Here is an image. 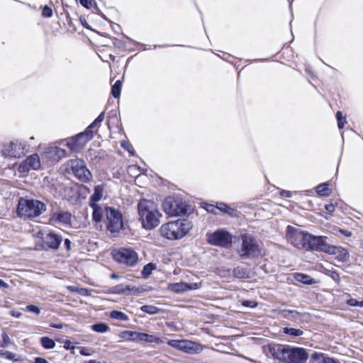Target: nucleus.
<instances>
[{"label":"nucleus","mask_w":363,"mask_h":363,"mask_svg":"<svg viewBox=\"0 0 363 363\" xmlns=\"http://www.w3.org/2000/svg\"><path fill=\"white\" fill-rule=\"evenodd\" d=\"M286 238L297 248H303L306 251H315L325 253H334L335 245L329 242L326 236L315 235L300 228L288 225L286 230Z\"/></svg>","instance_id":"obj_1"},{"label":"nucleus","mask_w":363,"mask_h":363,"mask_svg":"<svg viewBox=\"0 0 363 363\" xmlns=\"http://www.w3.org/2000/svg\"><path fill=\"white\" fill-rule=\"evenodd\" d=\"M274 359L284 363H305L308 358L306 350L303 347L277 345L270 349Z\"/></svg>","instance_id":"obj_2"},{"label":"nucleus","mask_w":363,"mask_h":363,"mask_svg":"<svg viewBox=\"0 0 363 363\" xmlns=\"http://www.w3.org/2000/svg\"><path fill=\"white\" fill-rule=\"evenodd\" d=\"M139 220L145 229L151 230L160 224L162 214L153 201L143 199L138 204Z\"/></svg>","instance_id":"obj_3"},{"label":"nucleus","mask_w":363,"mask_h":363,"mask_svg":"<svg viewBox=\"0 0 363 363\" xmlns=\"http://www.w3.org/2000/svg\"><path fill=\"white\" fill-rule=\"evenodd\" d=\"M191 222L186 218L169 221L160 228L162 237L168 240H179L184 237L191 228Z\"/></svg>","instance_id":"obj_4"},{"label":"nucleus","mask_w":363,"mask_h":363,"mask_svg":"<svg viewBox=\"0 0 363 363\" xmlns=\"http://www.w3.org/2000/svg\"><path fill=\"white\" fill-rule=\"evenodd\" d=\"M241 246L238 253L242 259H256L261 255L262 249L256 238L251 234L243 233L240 235Z\"/></svg>","instance_id":"obj_5"},{"label":"nucleus","mask_w":363,"mask_h":363,"mask_svg":"<svg viewBox=\"0 0 363 363\" xmlns=\"http://www.w3.org/2000/svg\"><path fill=\"white\" fill-rule=\"evenodd\" d=\"M44 211L45 203L38 200L21 198L18 201L17 213L21 217L35 218Z\"/></svg>","instance_id":"obj_6"},{"label":"nucleus","mask_w":363,"mask_h":363,"mask_svg":"<svg viewBox=\"0 0 363 363\" xmlns=\"http://www.w3.org/2000/svg\"><path fill=\"white\" fill-rule=\"evenodd\" d=\"M105 223L107 230L111 233H118L123 228L121 212L111 206L105 207Z\"/></svg>","instance_id":"obj_7"},{"label":"nucleus","mask_w":363,"mask_h":363,"mask_svg":"<svg viewBox=\"0 0 363 363\" xmlns=\"http://www.w3.org/2000/svg\"><path fill=\"white\" fill-rule=\"evenodd\" d=\"M30 145L26 140H14L4 144L1 153L4 157L19 158L29 151Z\"/></svg>","instance_id":"obj_8"},{"label":"nucleus","mask_w":363,"mask_h":363,"mask_svg":"<svg viewBox=\"0 0 363 363\" xmlns=\"http://www.w3.org/2000/svg\"><path fill=\"white\" fill-rule=\"evenodd\" d=\"M113 257L115 261L126 267H134L138 260L137 252L130 247H121L113 250Z\"/></svg>","instance_id":"obj_9"},{"label":"nucleus","mask_w":363,"mask_h":363,"mask_svg":"<svg viewBox=\"0 0 363 363\" xmlns=\"http://www.w3.org/2000/svg\"><path fill=\"white\" fill-rule=\"evenodd\" d=\"M62 241V238L54 232L48 233H42L41 241L35 245L36 250H43L45 251H57Z\"/></svg>","instance_id":"obj_10"},{"label":"nucleus","mask_w":363,"mask_h":363,"mask_svg":"<svg viewBox=\"0 0 363 363\" xmlns=\"http://www.w3.org/2000/svg\"><path fill=\"white\" fill-rule=\"evenodd\" d=\"M206 240L211 245L228 248L232 245V235L225 230L218 229L213 233H207Z\"/></svg>","instance_id":"obj_11"},{"label":"nucleus","mask_w":363,"mask_h":363,"mask_svg":"<svg viewBox=\"0 0 363 363\" xmlns=\"http://www.w3.org/2000/svg\"><path fill=\"white\" fill-rule=\"evenodd\" d=\"M162 207L164 211L169 216L185 215L188 211V206L186 204L172 196H168L164 200Z\"/></svg>","instance_id":"obj_12"},{"label":"nucleus","mask_w":363,"mask_h":363,"mask_svg":"<svg viewBox=\"0 0 363 363\" xmlns=\"http://www.w3.org/2000/svg\"><path fill=\"white\" fill-rule=\"evenodd\" d=\"M68 167L72 174L82 182H88L92 178V174L83 160H71L68 163Z\"/></svg>","instance_id":"obj_13"},{"label":"nucleus","mask_w":363,"mask_h":363,"mask_svg":"<svg viewBox=\"0 0 363 363\" xmlns=\"http://www.w3.org/2000/svg\"><path fill=\"white\" fill-rule=\"evenodd\" d=\"M40 167V160L38 154L28 156L19 166V171L26 172L30 169H38Z\"/></svg>","instance_id":"obj_14"},{"label":"nucleus","mask_w":363,"mask_h":363,"mask_svg":"<svg viewBox=\"0 0 363 363\" xmlns=\"http://www.w3.org/2000/svg\"><path fill=\"white\" fill-rule=\"evenodd\" d=\"M167 344L174 348L189 354H192L195 352L194 344L191 341L185 340H171L167 342Z\"/></svg>","instance_id":"obj_15"},{"label":"nucleus","mask_w":363,"mask_h":363,"mask_svg":"<svg viewBox=\"0 0 363 363\" xmlns=\"http://www.w3.org/2000/svg\"><path fill=\"white\" fill-rule=\"evenodd\" d=\"M88 143L80 133L66 140V145L73 151H79Z\"/></svg>","instance_id":"obj_16"},{"label":"nucleus","mask_w":363,"mask_h":363,"mask_svg":"<svg viewBox=\"0 0 363 363\" xmlns=\"http://www.w3.org/2000/svg\"><path fill=\"white\" fill-rule=\"evenodd\" d=\"M142 291L143 290L139 287L130 286L123 284H118L111 288V292L116 294H138Z\"/></svg>","instance_id":"obj_17"},{"label":"nucleus","mask_w":363,"mask_h":363,"mask_svg":"<svg viewBox=\"0 0 363 363\" xmlns=\"http://www.w3.org/2000/svg\"><path fill=\"white\" fill-rule=\"evenodd\" d=\"M72 214L69 211H59L54 212L50 220L55 223H62L66 225L71 224Z\"/></svg>","instance_id":"obj_18"},{"label":"nucleus","mask_w":363,"mask_h":363,"mask_svg":"<svg viewBox=\"0 0 363 363\" xmlns=\"http://www.w3.org/2000/svg\"><path fill=\"white\" fill-rule=\"evenodd\" d=\"M105 112H101L97 118L85 129L84 131L80 133L82 134L84 139H86L88 142L90 141L94 135H93V129L97 125H100V123L104 120Z\"/></svg>","instance_id":"obj_19"},{"label":"nucleus","mask_w":363,"mask_h":363,"mask_svg":"<svg viewBox=\"0 0 363 363\" xmlns=\"http://www.w3.org/2000/svg\"><path fill=\"white\" fill-rule=\"evenodd\" d=\"M201 284L198 283H177L173 286L175 292L180 293L189 290H196L200 288Z\"/></svg>","instance_id":"obj_20"},{"label":"nucleus","mask_w":363,"mask_h":363,"mask_svg":"<svg viewBox=\"0 0 363 363\" xmlns=\"http://www.w3.org/2000/svg\"><path fill=\"white\" fill-rule=\"evenodd\" d=\"M139 341L148 342V343H155L157 345L162 344L164 341L162 339L158 336L145 333H140L138 334V338Z\"/></svg>","instance_id":"obj_21"},{"label":"nucleus","mask_w":363,"mask_h":363,"mask_svg":"<svg viewBox=\"0 0 363 363\" xmlns=\"http://www.w3.org/2000/svg\"><path fill=\"white\" fill-rule=\"evenodd\" d=\"M90 207L93 209L92 219L96 223H100L105 215V208H103L97 203H89Z\"/></svg>","instance_id":"obj_22"},{"label":"nucleus","mask_w":363,"mask_h":363,"mask_svg":"<svg viewBox=\"0 0 363 363\" xmlns=\"http://www.w3.org/2000/svg\"><path fill=\"white\" fill-rule=\"evenodd\" d=\"M294 279L300 283L306 285H312L316 283V281L311 276L303 273L294 274Z\"/></svg>","instance_id":"obj_23"},{"label":"nucleus","mask_w":363,"mask_h":363,"mask_svg":"<svg viewBox=\"0 0 363 363\" xmlns=\"http://www.w3.org/2000/svg\"><path fill=\"white\" fill-rule=\"evenodd\" d=\"M335 252L334 253H328L329 255H337V259L342 262H345L349 259L350 255L347 250L341 247L335 246Z\"/></svg>","instance_id":"obj_24"},{"label":"nucleus","mask_w":363,"mask_h":363,"mask_svg":"<svg viewBox=\"0 0 363 363\" xmlns=\"http://www.w3.org/2000/svg\"><path fill=\"white\" fill-rule=\"evenodd\" d=\"M104 189L102 186L97 185L94 187V194L90 196L89 203H96L99 201L103 196Z\"/></svg>","instance_id":"obj_25"},{"label":"nucleus","mask_w":363,"mask_h":363,"mask_svg":"<svg viewBox=\"0 0 363 363\" xmlns=\"http://www.w3.org/2000/svg\"><path fill=\"white\" fill-rule=\"evenodd\" d=\"M233 276L237 279H246L249 277V271L247 268L238 266L233 270Z\"/></svg>","instance_id":"obj_26"},{"label":"nucleus","mask_w":363,"mask_h":363,"mask_svg":"<svg viewBox=\"0 0 363 363\" xmlns=\"http://www.w3.org/2000/svg\"><path fill=\"white\" fill-rule=\"evenodd\" d=\"M49 153L54 157V160H60L67 155L66 150L58 147H50L49 150Z\"/></svg>","instance_id":"obj_27"},{"label":"nucleus","mask_w":363,"mask_h":363,"mask_svg":"<svg viewBox=\"0 0 363 363\" xmlns=\"http://www.w3.org/2000/svg\"><path fill=\"white\" fill-rule=\"evenodd\" d=\"M79 2L80 3V4L82 6H84L86 9H89L91 7H93L94 12L97 13L98 14H99V13H101L100 10L94 0H79ZM100 15L101 16H103L104 18H105V16L103 13H100Z\"/></svg>","instance_id":"obj_28"},{"label":"nucleus","mask_w":363,"mask_h":363,"mask_svg":"<svg viewBox=\"0 0 363 363\" xmlns=\"http://www.w3.org/2000/svg\"><path fill=\"white\" fill-rule=\"evenodd\" d=\"M138 334L137 331L124 330L120 333L119 337L125 340L136 341L138 340Z\"/></svg>","instance_id":"obj_29"},{"label":"nucleus","mask_w":363,"mask_h":363,"mask_svg":"<svg viewBox=\"0 0 363 363\" xmlns=\"http://www.w3.org/2000/svg\"><path fill=\"white\" fill-rule=\"evenodd\" d=\"M329 184L322 183L316 186V193L319 196H328L330 194L331 191L328 188Z\"/></svg>","instance_id":"obj_30"},{"label":"nucleus","mask_w":363,"mask_h":363,"mask_svg":"<svg viewBox=\"0 0 363 363\" xmlns=\"http://www.w3.org/2000/svg\"><path fill=\"white\" fill-rule=\"evenodd\" d=\"M40 340L42 347L45 350L53 349L56 345L54 340L49 337H42Z\"/></svg>","instance_id":"obj_31"},{"label":"nucleus","mask_w":363,"mask_h":363,"mask_svg":"<svg viewBox=\"0 0 363 363\" xmlns=\"http://www.w3.org/2000/svg\"><path fill=\"white\" fill-rule=\"evenodd\" d=\"M300 314L299 312L295 310H283L281 311V316L290 320H296V317Z\"/></svg>","instance_id":"obj_32"},{"label":"nucleus","mask_w":363,"mask_h":363,"mask_svg":"<svg viewBox=\"0 0 363 363\" xmlns=\"http://www.w3.org/2000/svg\"><path fill=\"white\" fill-rule=\"evenodd\" d=\"M122 82L117 80L111 86V94L115 99H118L121 96Z\"/></svg>","instance_id":"obj_33"},{"label":"nucleus","mask_w":363,"mask_h":363,"mask_svg":"<svg viewBox=\"0 0 363 363\" xmlns=\"http://www.w3.org/2000/svg\"><path fill=\"white\" fill-rule=\"evenodd\" d=\"M283 333L286 335H291L292 337H299L303 334V330L301 329L285 327L283 328Z\"/></svg>","instance_id":"obj_34"},{"label":"nucleus","mask_w":363,"mask_h":363,"mask_svg":"<svg viewBox=\"0 0 363 363\" xmlns=\"http://www.w3.org/2000/svg\"><path fill=\"white\" fill-rule=\"evenodd\" d=\"M140 311L149 315L157 314L161 309L152 305H144L141 306Z\"/></svg>","instance_id":"obj_35"},{"label":"nucleus","mask_w":363,"mask_h":363,"mask_svg":"<svg viewBox=\"0 0 363 363\" xmlns=\"http://www.w3.org/2000/svg\"><path fill=\"white\" fill-rule=\"evenodd\" d=\"M110 317L111 318L123 321H127L129 319L128 316L125 313L116 310L112 311L110 313Z\"/></svg>","instance_id":"obj_36"},{"label":"nucleus","mask_w":363,"mask_h":363,"mask_svg":"<svg viewBox=\"0 0 363 363\" xmlns=\"http://www.w3.org/2000/svg\"><path fill=\"white\" fill-rule=\"evenodd\" d=\"M91 328L96 333H106L109 330L108 325L105 323H96L91 325Z\"/></svg>","instance_id":"obj_37"},{"label":"nucleus","mask_w":363,"mask_h":363,"mask_svg":"<svg viewBox=\"0 0 363 363\" xmlns=\"http://www.w3.org/2000/svg\"><path fill=\"white\" fill-rule=\"evenodd\" d=\"M155 269V264L152 262H150V263L145 264L143 267V270L141 272L143 277V278L149 277Z\"/></svg>","instance_id":"obj_38"},{"label":"nucleus","mask_w":363,"mask_h":363,"mask_svg":"<svg viewBox=\"0 0 363 363\" xmlns=\"http://www.w3.org/2000/svg\"><path fill=\"white\" fill-rule=\"evenodd\" d=\"M328 355L322 352H313L311 356L312 363H323V359H326Z\"/></svg>","instance_id":"obj_39"},{"label":"nucleus","mask_w":363,"mask_h":363,"mask_svg":"<svg viewBox=\"0 0 363 363\" xmlns=\"http://www.w3.org/2000/svg\"><path fill=\"white\" fill-rule=\"evenodd\" d=\"M1 337L2 340L0 341V347L5 348L11 344V340L6 333L3 332L1 334Z\"/></svg>","instance_id":"obj_40"},{"label":"nucleus","mask_w":363,"mask_h":363,"mask_svg":"<svg viewBox=\"0 0 363 363\" xmlns=\"http://www.w3.org/2000/svg\"><path fill=\"white\" fill-rule=\"evenodd\" d=\"M337 121V127L339 129L343 128L345 123H346V121L345 118L342 116V113L340 111H337L335 115Z\"/></svg>","instance_id":"obj_41"},{"label":"nucleus","mask_w":363,"mask_h":363,"mask_svg":"<svg viewBox=\"0 0 363 363\" xmlns=\"http://www.w3.org/2000/svg\"><path fill=\"white\" fill-rule=\"evenodd\" d=\"M346 303L350 306L363 307V301H358L353 298L347 300Z\"/></svg>","instance_id":"obj_42"},{"label":"nucleus","mask_w":363,"mask_h":363,"mask_svg":"<svg viewBox=\"0 0 363 363\" xmlns=\"http://www.w3.org/2000/svg\"><path fill=\"white\" fill-rule=\"evenodd\" d=\"M53 12L51 7L45 5L42 10V16L45 18H50L52 16Z\"/></svg>","instance_id":"obj_43"},{"label":"nucleus","mask_w":363,"mask_h":363,"mask_svg":"<svg viewBox=\"0 0 363 363\" xmlns=\"http://www.w3.org/2000/svg\"><path fill=\"white\" fill-rule=\"evenodd\" d=\"M77 349L79 350L80 354L82 356H91L93 353V350L86 347H79Z\"/></svg>","instance_id":"obj_44"},{"label":"nucleus","mask_w":363,"mask_h":363,"mask_svg":"<svg viewBox=\"0 0 363 363\" xmlns=\"http://www.w3.org/2000/svg\"><path fill=\"white\" fill-rule=\"evenodd\" d=\"M121 146L122 148H123L124 150L128 151V152L131 155H133L134 153H133V148L130 145L129 143L125 141V140H122L121 142Z\"/></svg>","instance_id":"obj_45"},{"label":"nucleus","mask_w":363,"mask_h":363,"mask_svg":"<svg viewBox=\"0 0 363 363\" xmlns=\"http://www.w3.org/2000/svg\"><path fill=\"white\" fill-rule=\"evenodd\" d=\"M26 310L29 312L34 313L37 315H39L40 313V308L35 305L30 304L26 306Z\"/></svg>","instance_id":"obj_46"},{"label":"nucleus","mask_w":363,"mask_h":363,"mask_svg":"<svg viewBox=\"0 0 363 363\" xmlns=\"http://www.w3.org/2000/svg\"><path fill=\"white\" fill-rule=\"evenodd\" d=\"M4 357L9 360H12L15 362L20 361V357H17L14 353L7 350L6 351Z\"/></svg>","instance_id":"obj_47"},{"label":"nucleus","mask_w":363,"mask_h":363,"mask_svg":"<svg viewBox=\"0 0 363 363\" xmlns=\"http://www.w3.org/2000/svg\"><path fill=\"white\" fill-rule=\"evenodd\" d=\"M242 305L245 307L254 308L257 306V303L255 301L244 300Z\"/></svg>","instance_id":"obj_48"},{"label":"nucleus","mask_w":363,"mask_h":363,"mask_svg":"<svg viewBox=\"0 0 363 363\" xmlns=\"http://www.w3.org/2000/svg\"><path fill=\"white\" fill-rule=\"evenodd\" d=\"M228 206H229L228 204L223 203V202L216 203L217 209H218L220 211H221L224 213H225V212L227 211Z\"/></svg>","instance_id":"obj_49"},{"label":"nucleus","mask_w":363,"mask_h":363,"mask_svg":"<svg viewBox=\"0 0 363 363\" xmlns=\"http://www.w3.org/2000/svg\"><path fill=\"white\" fill-rule=\"evenodd\" d=\"M225 213L228 214L231 217H238L239 212L238 210L228 206Z\"/></svg>","instance_id":"obj_50"},{"label":"nucleus","mask_w":363,"mask_h":363,"mask_svg":"<svg viewBox=\"0 0 363 363\" xmlns=\"http://www.w3.org/2000/svg\"><path fill=\"white\" fill-rule=\"evenodd\" d=\"M205 209L211 213L216 214V209H217L216 205L213 204H206Z\"/></svg>","instance_id":"obj_51"},{"label":"nucleus","mask_w":363,"mask_h":363,"mask_svg":"<svg viewBox=\"0 0 363 363\" xmlns=\"http://www.w3.org/2000/svg\"><path fill=\"white\" fill-rule=\"evenodd\" d=\"M78 294L83 296H90V291L86 288H79Z\"/></svg>","instance_id":"obj_52"},{"label":"nucleus","mask_w":363,"mask_h":363,"mask_svg":"<svg viewBox=\"0 0 363 363\" xmlns=\"http://www.w3.org/2000/svg\"><path fill=\"white\" fill-rule=\"evenodd\" d=\"M330 277L336 282V283H339L340 281V275L339 274L335 272V271H333L331 272L330 274Z\"/></svg>","instance_id":"obj_53"},{"label":"nucleus","mask_w":363,"mask_h":363,"mask_svg":"<svg viewBox=\"0 0 363 363\" xmlns=\"http://www.w3.org/2000/svg\"><path fill=\"white\" fill-rule=\"evenodd\" d=\"M64 348L67 350H74L75 348V347L74 346H72V342L69 340H67L65 342H64Z\"/></svg>","instance_id":"obj_54"},{"label":"nucleus","mask_w":363,"mask_h":363,"mask_svg":"<svg viewBox=\"0 0 363 363\" xmlns=\"http://www.w3.org/2000/svg\"><path fill=\"white\" fill-rule=\"evenodd\" d=\"M323 363H340V362L333 358V357H330L328 356H327L326 359H323Z\"/></svg>","instance_id":"obj_55"},{"label":"nucleus","mask_w":363,"mask_h":363,"mask_svg":"<svg viewBox=\"0 0 363 363\" xmlns=\"http://www.w3.org/2000/svg\"><path fill=\"white\" fill-rule=\"evenodd\" d=\"M325 209L330 213L334 212L335 207L333 203H328L325 205Z\"/></svg>","instance_id":"obj_56"},{"label":"nucleus","mask_w":363,"mask_h":363,"mask_svg":"<svg viewBox=\"0 0 363 363\" xmlns=\"http://www.w3.org/2000/svg\"><path fill=\"white\" fill-rule=\"evenodd\" d=\"M280 196H282V197L290 198L292 196V193L291 191H289L281 190L280 191Z\"/></svg>","instance_id":"obj_57"},{"label":"nucleus","mask_w":363,"mask_h":363,"mask_svg":"<svg viewBox=\"0 0 363 363\" xmlns=\"http://www.w3.org/2000/svg\"><path fill=\"white\" fill-rule=\"evenodd\" d=\"M71 241L69 240V239L68 238H66L65 240H64V245L65 247V248L67 249V251H69L71 250Z\"/></svg>","instance_id":"obj_58"},{"label":"nucleus","mask_w":363,"mask_h":363,"mask_svg":"<svg viewBox=\"0 0 363 363\" xmlns=\"http://www.w3.org/2000/svg\"><path fill=\"white\" fill-rule=\"evenodd\" d=\"M34 363H48V362L43 357H37L34 359Z\"/></svg>","instance_id":"obj_59"},{"label":"nucleus","mask_w":363,"mask_h":363,"mask_svg":"<svg viewBox=\"0 0 363 363\" xmlns=\"http://www.w3.org/2000/svg\"><path fill=\"white\" fill-rule=\"evenodd\" d=\"M67 290L72 293H78L79 292V287H77L75 286H68L67 287Z\"/></svg>","instance_id":"obj_60"},{"label":"nucleus","mask_w":363,"mask_h":363,"mask_svg":"<svg viewBox=\"0 0 363 363\" xmlns=\"http://www.w3.org/2000/svg\"><path fill=\"white\" fill-rule=\"evenodd\" d=\"M113 45L117 48H123V44L121 40H118L117 39H114Z\"/></svg>","instance_id":"obj_61"},{"label":"nucleus","mask_w":363,"mask_h":363,"mask_svg":"<svg viewBox=\"0 0 363 363\" xmlns=\"http://www.w3.org/2000/svg\"><path fill=\"white\" fill-rule=\"evenodd\" d=\"M11 315L13 316V317H15V318H21V315H22V313L18 311H11Z\"/></svg>","instance_id":"obj_62"},{"label":"nucleus","mask_w":363,"mask_h":363,"mask_svg":"<svg viewBox=\"0 0 363 363\" xmlns=\"http://www.w3.org/2000/svg\"><path fill=\"white\" fill-rule=\"evenodd\" d=\"M340 233L344 235L346 237H350L352 235V233L347 230L340 229Z\"/></svg>","instance_id":"obj_63"},{"label":"nucleus","mask_w":363,"mask_h":363,"mask_svg":"<svg viewBox=\"0 0 363 363\" xmlns=\"http://www.w3.org/2000/svg\"><path fill=\"white\" fill-rule=\"evenodd\" d=\"M50 326L56 329H62L63 328V325L62 323H50Z\"/></svg>","instance_id":"obj_64"}]
</instances>
